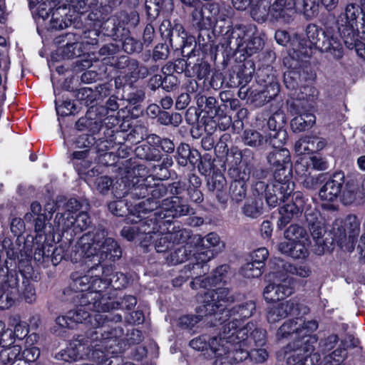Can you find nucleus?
Listing matches in <instances>:
<instances>
[{"instance_id": "nucleus-1", "label": "nucleus", "mask_w": 365, "mask_h": 365, "mask_svg": "<svg viewBox=\"0 0 365 365\" xmlns=\"http://www.w3.org/2000/svg\"><path fill=\"white\" fill-rule=\"evenodd\" d=\"M106 235L104 230L84 234L72 246L69 253L65 255L63 254L61 247L53 249V245L44 240L42 244L34 248V258L41 261L51 255L54 264L66 257L73 263L82 264L96 262L99 263L107 258L114 261L121 257V250L113 238L106 237Z\"/></svg>"}, {"instance_id": "nucleus-2", "label": "nucleus", "mask_w": 365, "mask_h": 365, "mask_svg": "<svg viewBox=\"0 0 365 365\" xmlns=\"http://www.w3.org/2000/svg\"><path fill=\"white\" fill-rule=\"evenodd\" d=\"M156 207V202L150 200H143L138 204L135 205L133 210L127 217L128 222L134 225L125 226L121 230V235L128 240H133L138 235H144L143 238L144 241H148L153 238L151 236L150 226L155 217L160 219H165L168 217H178L183 215H187L190 213L192 209L185 204L182 200L174 196L170 198H166L163 202L162 208L164 213L161 211H158L153 214H150L147 217L145 211L153 210Z\"/></svg>"}, {"instance_id": "nucleus-3", "label": "nucleus", "mask_w": 365, "mask_h": 365, "mask_svg": "<svg viewBox=\"0 0 365 365\" xmlns=\"http://www.w3.org/2000/svg\"><path fill=\"white\" fill-rule=\"evenodd\" d=\"M318 328L314 320L305 321L296 317L284 322L277 330L278 338L293 336V341L285 348V354H290L287 359V365H305L307 356L314 349L317 339L314 331Z\"/></svg>"}, {"instance_id": "nucleus-4", "label": "nucleus", "mask_w": 365, "mask_h": 365, "mask_svg": "<svg viewBox=\"0 0 365 365\" xmlns=\"http://www.w3.org/2000/svg\"><path fill=\"white\" fill-rule=\"evenodd\" d=\"M202 243L206 250H200L198 252L195 257L196 263L194 264L192 267L188 265V269L191 272L189 277L194 278L191 284L192 287L200 284V287L204 288H207V287H224L229 271V267L227 264H223L217 267L212 273L211 278L207 277L201 279V272H199L200 269L202 270V272H205L208 270L205 263L223 250L224 243L220 241L219 236L214 232H210L203 237Z\"/></svg>"}, {"instance_id": "nucleus-5", "label": "nucleus", "mask_w": 365, "mask_h": 365, "mask_svg": "<svg viewBox=\"0 0 365 365\" xmlns=\"http://www.w3.org/2000/svg\"><path fill=\"white\" fill-rule=\"evenodd\" d=\"M50 20L51 28L53 29H63L71 24L72 15L68 16L67 9L69 13L77 12L73 16V19H76L78 14L86 11V6L90 10L88 19L93 22L94 27H100L109 9L115 3L108 0H60Z\"/></svg>"}, {"instance_id": "nucleus-6", "label": "nucleus", "mask_w": 365, "mask_h": 365, "mask_svg": "<svg viewBox=\"0 0 365 365\" xmlns=\"http://www.w3.org/2000/svg\"><path fill=\"white\" fill-rule=\"evenodd\" d=\"M307 41L300 39L297 36L292 42V53H289L293 58L299 60L304 57H309L312 54L311 47L314 46L322 52L329 53L334 58L340 59L344 55L343 46L337 36L330 31H324L314 24H309L306 29Z\"/></svg>"}, {"instance_id": "nucleus-7", "label": "nucleus", "mask_w": 365, "mask_h": 365, "mask_svg": "<svg viewBox=\"0 0 365 365\" xmlns=\"http://www.w3.org/2000/svg\"><path fill=\"white\" fill-rule=\"evenodd\" d=\"M12 331L6 329L0 321V365H31L40 356V349L32 343L37 340L36 334L29 335L25 341L24 349L13 344Z\"/></svg>"}, {"instance_id": "nucleus-8", "label": "nucleus", "mask_w": 365, "mask_h": 365, "mask_svg": "<svg viewBox=\"0 0 365 365\" xmlns=\"http://www.w3.org/2000/svg\"><path fill=\"white\" fill-rule=\"evenodd\" d=\"M204 294L202 304L197 308V315H186L180 319L181 326L191 328L202 319L203 317H213L215 322L220 321V314H227L226 309L234 302V297L227 288L222 287H210ZM227 314H226L227 316ZM210 325H215L212 319Z\"/></svg>"}, {"instance_id": "nucleus-9", "label": "nucleus", "mask_w": 365, "mask_h": 365, "mask_svg": "<svg viewBox=\"0 0 365 365\" xmlns=\"http://www.w3.org/2000/svg\"><path fill=\"white\" fill-rule=\"evenodd\" d=\"M101 260L93 262V265L91 267L86 274L83 276H77L76 274H72L74 279V287L81 292L92 289L94 292L101 294L110 284L115 289H121L128 284L127 277L123 273H115L112 275L113 267L108 266L102 267L101 266Z\"/></svg>"}, {"instance_id": "nucleus-10", "label": "nucleus", "mask_w": 365, "mask_h": 365, "mask_svg": "<svg viewBox=\"0 0 365 365\" xmlns=\"http://www.w3.org/2000/svg\"><path fill=\"white\" fill-rule=\"evenodd\" d=\"M96 339L100 341V344L91 345L94 349L91 351L90 346L85 344L73 343L70 346L61 351L57 358L65 361H76L80 359H91L95 361L103 362L110 353L109 349L118 344L116 335L113 331L105 334L101 330L96 331Z\"/></svg>"}, {"instance_id": "nucleus-11", "label": "nucleus", "mask_w": 365, "mask_h": 365, "mask_svg": "<svg viewBox=\"0 0 365 365\" xmlns=\"http://www.w3.org/2000/svg\"><path fill=\"white\" fill-rule=\"evenodd\" d=\"M81 203L76 199H70L65 205L63 212H58L54 218L53 232L70 237L86 230L91 224L90 218L85 212H79Z\"/></svg>"}, {"instance_id": "nucleus-12", "label": "nucleus", "mask_w": 365, "mask_h": 365, "mask_svg": "<svg viewBox=\"0 0 365 365\" xmlns=\"http://www.w3.org/2000/svg\"><path fill=\"white\" fill-rule=\"evenodd\" d=\"M73 280L74 281L73 278ZM73 287H74V283ZM73 289L76 292H81L75 287ZM102 304L101 294L94 292L92 289L82 292L80 297V304L75 309L68 312V317L73 324L83 323L88 320V324L92 327L98 328L107 319L101 314V313H105L101 309Z\"/></svg>"}, {"instance_id": "nucleus-13", "label": "nucleus", "mask_w": 365, "mask_h": 365, "mask_svg": "<svg viewBox=\"0 0 365 365\" xmlns=\"http://www.w3.org/2000/svg\"><path fill=\"white\" fill-rule=\"evenodd\" d=\"M254 324L248 323L246 327L241 326L237 319L228 322L225 327V336L226 343L230 344L233 354V359L236 355V351L240 352L242 350L247 349V343L254 341L257 346L264 343L265 332L261 329H255L248 335L249 331L252 330Z\"/></svg>"}, {"instance_id": "nucleus-14", "label": "nucleus", "mask_w": 365, "mask_h": 365, "mask_svg": "<svg viewBox=\"0 0 365 365\" xmlns=\"http://www.w3.org/2000/svg\"><path fill=\"white\" fill-rule=\"evenodd\" d=\"M361 12L358 5L349 4L344 12L341 13L336 19L338 30L344 38V44L348 48H352L353 38L359 32L358 18Z\"/></svg>"}, {"instance_id": "nucleus-15", "label": "nucleus", "mask_w": 365, "mask_h": 365, "mask_svg": "<svg viewBox=\"0 0 365 365\" xmlns=\"http://www.w3.org/2000/svg\"><path fill=\"white\" fill-rule=\"evenodd\" d=\"M275 180H291L292 177L291 156L287 148L274 149L267 157Z\"/></svg>"}, {"instance_id": "nucleus-16", "label": "nucleus", "mask_w": 365, "mask_h": 365, "mask_svg": "<svg viewBox=\"0 0 365 365\" xmlns=\"http://www.w3.org/2000/svg\"><path fill=\"white\" fill-rule=\"evenodd\" d=\"M272 283L264 289V297L267 302L279 300L289 296L293 288L290 279L284 274L273 272L269 275Z\"/></svg>"}, {"instance_id": "nucleus-17", "label": "nucleus", "mask_w": 365, "mask_h": 365, "mask_svg": "<svg viewBox=\"0 0 365 365\" xmlns=\"http://www.w3.org/2000/svg\"><path fill=\"white\" fill-rule=\"evenodd\" d=\"M302 309L305 313L307 308L302 307L297 299H291L267 308V319L269 323H276L289 315H299Z\"/></svg>"}, {"instance_id": "nucleus-18", "label": "nucleus", "mask_w": 365, "mask_h": 365, "mask_svg": "<svg viewBox=\"0 0 365 365\" xmlns=\"http://www.w3.org/2000/svg\"><path fill=\"white\" fill-rule=\"evenodd\" d=\"M294 190L292 180H275L272 186H267L265 200L271 207H276L279 202L287 199Z\"/></svg>"}, {"instance_id": "nucleus-19", "label": "nucleus", "mask_w": 365, "mask_h": 365, "mask_svg": "<svg viewBox=\"0 0 365 365\" xmlns=\"http://www.w3.org/2000/svg\"><path fill=\"white\" fill-rule=\"evenodd\" d=\"M170 217L167 218L165 221V219H160L158 217H155V220H154L151 224V236H153L152 239H150L148 242L153 240L155 241V247L158 252H163L166 251L171 245V240H175V236H178L180 232L177 233H171L168 232L165 234H163L159 229L161 226L165 225V222H170Z\"/></svg>"}, {"instance_id": "nucleus-20", "label": "nucleus", "mask_w": 365, "mask_h": 365, "mask_svg": "<svg viewBox=\"0 0 365 365\" xmlns=\"http://www.w3.org/2000/svg\"><path fill=\"white\" fill-rule=\"evenodd\" d=\"M305 216L309 224L310 233L318 246L317 249L315 250V252L319 255H322L324 252V244L322 237L326 232L324 222L317 212L306 213Z\"/></svg>"}, {"instance_id": "nucleus-21", "label": "nucleus", "mask_w": 365, "mask_h": 365, "mask_svg": "<svg viewBox=\"0 0 365 365\" xmlns=\"http://www.w3.org/2000/svg\"><path fill=\"white\" fill-rule=\"evenodd\" d=\"M297 10L293 0H274L269 6L270 17L283 22H289Z\"/></svg>"}, {"instance_id": "nucleus-22", "label": "nucleus", "mask_w": 365, "mask_h": 365, "mask_svg": "<svg viewBox=\"0 0 365 365\" xmlns=\"http://www.w3.org/2000/svg\"><path fill=\"white\" fill-rule=\"evenodd\" d=\"M309 243L308 238L292 242H281L279 245V250L282 253L292 258L303 259L308 255Z\"/></svg>"}, {"instance_id": "nucleus-23", "label": "nucleus", "mask_w": 365, "mask_h": 365, "mask_svg": "<svg viewBox=\"0 0 365 365\" xmlns=\"http://www.w3.org/2000/svg\"><path fill=\"white\" fill-rule=\"evenodd\" d=\"M334 178V179L328 180L321 187L319 195L322 200L332 202L337 198L341 192L344 177L336 175Z\"/></svg>"}, {"instance_id": "nucleus-24", "label": "nucleus", "mask_w": 365, "mask_h": 365, "mask_svg": "<svg viewBox=\"0 0 365 365\" xmlns=\"http://www.w3.org/2000/svg\"><path fill=\"white\" fill-rule=\"evenodd\" d=\"M19 296V289L17 282L12 284L5 282L0 285V309H6L11 307L17 297Z\"/></svg>"}, {"instance_id": "nucleus-25", "label": "nucleus", "mask_w": 365, "mask_h": 365, "mask_svg": "<svg viewBox=\"0 0 365 365\" xmlns=\"http://www.w3.org/2000/svg\"><path fill=\"white\" fill-rule=\"evenodd\" d=\"M302 200H298L297 202H289L281 207L279 210L280 217L277 226L282 229L285 227L294 216L302 212Z\"/></svg>"}, {"instance_id": "nucleus-26", "label": "nucleus", "mask_w": 365, "mask_h": 365, "mask_svg": "<svg viewBox=\"0 0 365 365\" xmlns=\"http://www.w3.org/2000/svg\"><path fill=\"white\" fill-rule=\"evenodd\" d=\"M107 23H113L115 31H118L120 28L124 31L125 26L135 27L139 22V16L136 11H131L128 14L125 11L120 12L115 17L108 19Z\"/></svg>"}, {"instance_id": "nucleus-27", "label": "nucleus", "mask_w": 365, "mask_h": 365, "mask_svg": "<svg viewBox=\"0 0 365 365\" xmlns=\"http://www.w3.org/2000/svg\"><path fill=\"white\" fill-rule=\"evenodd\" d=\"M208 189L213 192L218 201L224 203L227 201V182L225 178L221 174L212 175L207 182Z\"/></svg>"}, {"instance_id": "nucleus-28", "label": "nucleus", "mask_w": 365, "mask_h": 365, "mask_svg": "<svg viewBox=\"0 0 365 365\" xmlns=\"http://www.w3.org/2000/svg\"><path fill=\"white\" fill-rule=\"evenodd\" d=\"M297 115L291 121L294 132H302L311 128L316 123L315 115L310 112L298 111Z\"/></svg>"}, {"instance_id": "nucleus-29", "label": "nucleus", "mask_w": 365, "mask_h": 365, "mask_svg": "<svg viewBox=\"0 0 365 365\" xmlns=\"http://www.w3.org/2000/svg\"><path fill=\"white\" fill-rule=\"evenodd\" d=\"M208 347L216 354L217 359L216 360L215 365L218 362H222L221 357L227 354H230L232 350L230 344L226 343V336H225V331L223 336L218 337H213L208 341Z\"/></svg>"}, {"instance_id": "nucleus-30", "label": "nucleus", "mask_w": 365, "mask_h": 365, "mask_svg": "<svg viewBox=\"0 0 365 365\" xmlns=\"http://www.w3.org/2000/svg\"><path fill=\"white\" fill-rule=\"evenodd\" d=\"M101 299L103 302L101 309L103 312H105V313L119 309H131L135 306L137 303L135 297L130 295L125 297L121 299L120 302H108L107 299L103 297L102 296Z\"/></svg>"}, {"instance_id": "nucleus-31", "label": "nucleus", "mask_w": 365, "mask_h": 365, "mask_svg": "<svg viewBox=\"0 0 365 365\" xmlns=\"http://www.w3.org/2000/svg\"><path fill=\"white\" fill-rule=\"evenodd\" d=\"M269 4L267 0H255L251 6V16L258 22H264L270 16Z\"/></svg>"}, {"instance_id": "nucleus-32", "label": "nucleus", "mask_w": 365, "mask_h": 365, "mask_svg": "<svg viewBox=\"0 0 365 365\" xmlns=\"http://www.w3.org/2000/svg\"><path fill=\"white\" fill-rule=\"evenodd\" d=\"M341 197L344 204L350 205L356 202L359 199L365 197V196H362L356 183L354 182H349L346 184Z\"/></svg>"}, {"instance_id": "nucleus-33", "label": "nucleus", "mask_w": 365, "mask_h": 365, "mask_svg": "<svg viewBox=\"0 0 365 365\" xmlns=\"http://www.w3.org/2000/svg\"><path fill=\"white\" fill-rule=\"evenodd\" d=\"M243 140L245 144L251 147H257L269 142L272 143L271 135H263L260 133L249 130L244 132Z\"/></svg>"}, {"instance_id": "nucleus-34", "label": "nucleus", "mask_w": 365, "mask_h": 365, "mask_svg": "<svg viewBox=\"0 0 365 365\" xmlns=\"http://www.w3.org/2000/svg\"><path fill=\"white\" fill-rule=\"evenodd\" d=\"M236 355L234 361L237 362L242 361L250 356L251 359L260 363L264 361L268 356L267 351L264 349H255L251 351L246 349L242 350L240 352L236 351Z\"/></svg>"}, {"instance_id": "nucleus-35", "label": "nucleus", "mask_w": 365, "mask_h": 365, "mask_svg": "<svg viewBox=\"0 0 365 365\" xmlns=\"http://www.w3.org/2000/svg\"><path fill=\"white\" fill-rule=\"evenodd\" d=\"M46 217L45 215H39L35 220V232L36 235L34 241V248L43 243L46 238L44 235L47 233V225L46 224Z\"/></svg>"}, {"instance_id": "nucleus-36", "label": "nucleus", "mask_w": 365, "mask_h": 365, "mask_svg": "<svg viewBox=\"0 0 365 365\" xmlns=\"http://www.w3.org/2000/svg\"><path fill=\"white\" fill-rule=\"evenodd\" d=\"M295 3L297 10L303 12L307 18H311L318 11L319 0H301Z\"/></svg>"}, {"instance_id": "nucleus-37", "label": "nucleus", "mask_w": 365, "mask_h": 365, "mask_svg": "<svg viewBox=\"0 0 365 365\" xmlns=\"http://www.w3.org/2000/svg\"><path fill=\"white\" fill-rule=\"evenodd\" d=\"M247 178V175L245 174V176L241 178L242 180H235L230 185V190L231 197L236 202L242 200L245 197L246 187L245 180Z\"/></svg>"}, {"instance_id": "nucleus-38", "label": "nucleus", "mask_w": 365, "mask_h": 365, "mask_svg": "<svg viewBox=\"0 0 365 365\" xmlns=\"http://www.w3.org/2000/svg\"><path fill=\"white\" fill-rule=\"evenodd\" d=\"M87 138L86 136H80L77 141V143H82L83 144V150H76L72 153V160H82L83 163V167L88 168L91 164V160L88 159L89 155V143L86 144V141Z\"/></svg>"}, {"instance_id": "nucleus-39", "label": "nucleus", "mask_w": 365, "mask_h": 365, "mask_svg": "<svg viewBox=\"0 0 365 365\" xmlns=\"http://www.w3.org/2000/svg\"><path fill=\"white\" fill-rule=\"evenodd\" d=\"M136 155L142 158L151 161H158L160 160L158 151L149 145H143L138 146L136 150Z\"/></svg>"}, {"instance_id": "nucleus-40", "label": "nucleus", "mask_w": 365, "mask_h": 365, "mask_svg": "<svg viewBox=\"0 0 365 365\" xmlns=\"http://www.w3.org/2000/svg\"><path fill=\"white\" fill-rule=\"evenodd\" d=\"M284 237L289 241L288 242L302 240L303 238H307L305 230L297 225H290L284 232Z\"/></svg>"}, {"instance_id": "nucleus-41", "label": "nucleus", "mask_w": 365, "mask_h": 365, "mask_svg": "<svg viewBox=\"0 0 365 365\" xmlns=\"http://www.w3.org/2000/svg\"><path fill=\"white\" fill-rule=\"evenodd\" d=\"M242 210L247 217L257 218L262 213V202L257 200L248 202L244 205Z\"/></svg>"}, {"instance_id": "nucleus-42", "label": "nucleus", "mask_w": 365, "mask_h": 365, "mask_svg": "<svg viewBox=\"0 0 365 365\" xmlns=\"http://www.w3.org/2000/svg\"><path fill=\"white\" fill-rule=\"evenodd\" d=\"M282 267L288 272L301 277H308L312 273L309 267L304 264L294 266L289 264H284Z\"/></svg>"}, {"instance_id": "nucleus-43", "label": "nucleus", "mask_w": 365, "mask_h": 365, "mask_svg": "<svg viewBox=\"0 0 365 365\" xmlns=\"http://www.w3.org/2000/svg\"><path fill=\"white\" fill-rule=\"evenodd\" d=\"M262 268L256 263L249 262L242 268V273L247 278L259 277L262 273Z\"/></svg>"}, {"instance_id": "nucleus-44", "label": "nucleus", "mask_w": 365, "mask_h": 365, "mask_svg": "<svg viewBox=\"0 0 365 365\" xmlns=\"http://www.w3.org/2000/svg\"><path fill=\"white\" fill-rule=\"evenodd\" d=\"M82 53V43L78 41L67 43L63 48V53L67 58L80 56Z\"/></svg>"}, {"instance_id": "nucleus-45", "label": "nucleus", "mask_w": 365, "mask_h": 365, "mask_svg": "<svg viewBox=\"0 0 365 365\" xmlns=\"http://www.w3.org/2000/svg\"><path fill=\"white\" fill-rule=\"evenodd\" d=\"M146 194V188L142 185H133L132 187L129 190L123 191L122 193L115 192V195L118 197H125L128 195H131L133 197L140 198L144 197Z\"/></svg>"}, {"instance_id": "nucleus-46", "label": "nucleus", "mask_w": 365, "mask_h": 365, "mask_svg": "<svg viewBox=\"0 0 365 365\" xmlns=\"http://www.w3.org/2000/svg\"><path fill=\"white\" fill-rule=\"evenodd\" d=\"M312 145L309 135H306L295 143L294 150L298 155H304L312 153L311 150Z\"/></svg>"}, {"instance_id": "nucleus-47", "label": "nucleus", "mask_w": 365, "mask_h": 365, "mask_svg": "<svg viewBox=\"0 0 365 365\" xmlns=\"http://www.w3.org/2000/svg\"><path fill=\"white\" fill-rule=\"evenodd\" d=\"M58 4L53 1L47 0L41 3L38 7V14L43 19H46L51 11H53Z\"/></svg>"}, {"instance_id": "nucleus-48", "label": "nucleus", "mask_w": 365, "mask_h": 365, "mask_svg": "<svg viewBox=\"0 0 365 365\" xmlns=\"http://www.w3.org/2000/svg\"><path fill=\"white\" fill-rule=\"evenodd\" d=\"M269 255L268 250L265 247H260L255 250L251 255V262L264 267V262Z\"/></svg>"}, {"instance_id": "nucleus-49", "label": "nucleus", "mask_w": 365, "mask_h": 365, "mask_svg": "<svg viewBox=\"0 0 365 365\" xmlns=\"http://www.w3.org/2000/svg\"><path fill=\"white\" fill-rule=\"evenodd\" d=\"M148 140L154 143H159L162 150L166 153H172L175 149L174 143L170 139L160 140L158 135H151L148 137Z\"/></svg>"}, {"instance_id": "nucleus-50", "label": "nucleus", "mask_w": 365, "mask_h": 365, "mask_svg": "<svg viewBox=\"0 0 365 365\" xmlns=\"http://www.w3.org/2000/svg\"><path fill=\"white\" fill-rule=\"evenodd\" d=\"M113 185V180L108 176H101L95 180V187L102 194H106Z\"/></svg>"}, {"instance_id": "nucleus-51", "label": "nucleus", "mask_w": 365, "mask_h": 365, "mask_svg": "<svg viewBox=\"0 0 365 365\" xmlns=\"http://www.w3.org/2000/svg\"><path fill=\"white\" fill-rule=\"evenodd\" d=\"M299 75L297 72L290 71L284 73V82L285 86L291 90H295L298 86Z\"/></svg>"}, {"instance_id": "nucleus-52", "label": "nucleus", "mask_w": 365, "mask_h": 365, "mask_svg": "<svg viewBox=\"0 0 365 365\" xmlns=\"http://www.w3.org/2000/svg\"><path fill=\"white\" fill-rule=\"evenodd\" d=\"M309 138L312 145L311 146L312 153L320 151L327 145V140L324 138L316 135H309Z\"/></svg>"}, {"instance_id": "nucleus-53", "label": "nucleus", "mask_w": 365, "mask_h": 365, "mask_svg": "<svg viewBox=\"0 0 365 365\" xmlns=\"http://www.w3.org/2000/svg\"><path fill=\"white\" fill-rule=\"evenodd\" d=\"M164 192H165V188L163 187H162V186L157 187L154 188L152 190L151 195H152L153 198H149V200H150L153 202H156V207L153 210H147V211H145V215L147 213H149V215L150 214H153V213L156 212L158 211H161V212H163V213L165 212H163V210L162 208V205H163V201L165 200H163L162 201V202L160 204V206L159 207H158V202H157L155 200L156 198L160 197V196H162ZM147 200H148V198Z\"/></svg>"}, {"instance_id": "nucleus-54", "label": "nucleus", "mask_w": 365, "mask_h": 365, "mask_svg": "<svg viewBox=\"0 0 365 365\" xmlns=\"http://www.w3.org/2000/svg\"><path fill=\"white\" fill-rule=\"evenodd\" d=\"M263 47L262 39L259 37H254L249 41L245 46L246 53L249 56L252 55L257 51L261 50Z\"/></svg>"}, {"instance_id": "nucleus-55", "label": "nucleus", "mask_w": 365, "mask_h": 365, "mask_svg": "<svg viewBox=\"0 0 365 365\" xmlns=\"http://www.w3.org/2000/svg\"><path fill=\"white\" fill-rule=\"evenodd\" d=\"M317 96V91L313 86H304L302 88L300 93L297 95V98L299 101H313Z\"/></svg>"}, {"instance_id": "nucleus-56", "label": "nucleus", "mask_w": 365, "mask_h": 365, "mask_svg": "<svg viewBox=\"0 0 365 365\" xmlns=\"http://www.w3.org/2000/svg\"><path fill=\"white\" fill-rule=\"evenodd\" d=\"M56 110L58 115H68L73 113L75 106L71 101H64L60 105L56 102Z\"/></svg>"}, {"instance_id": "nucleus-57", "label": "nucleus", "mask_w": 365, "mask_h": 365, "mask_svg": "<svg viewBox=\"0 0 365 365\" xmlns=\"http://www.w3.org/2000/svg\"><path fill=\"white\" fill-rule=\"evenodd\" d=\"M13 339L14 338L18 339H23L29 334V327L26 322H19L14 327V331H12Z\"/></svg>"}, {"instance_id": "nucleus-58", "label": "nucleus", "mask_w": 365, "mask_h": 365, "mask_svg": "<svg viewBox=\"0 0 365 365\" xmlns=\"http://www.w3.org/2000/svg\"><path fill=\"white\" fill-rule=\"evenodd\" d=\"M123 48L127 53L138 52L141 50V43L128 37L125 39Z\"/></svg>"}, {"instance_id": "nucleus-59", "label": "nucleus", "mask_w": 365, "mask_h": 365, "mask_svg": "<svg viewBox=\"0 0 365 365\" xmlns=\"http://www.w3.org/2000/svg\"><path fill=\"white\" fill-rule=\"evenodd\" d=\"M255 309V304L253 301H249L240 306L237 312L240 314V317L247 318L252 315Z\"/></svg>"}, {"instance_id": "nucleus-60", "label": "nucleus", "mask_w": 365, "mask_h": 365, "mask_svg": "<svg viewBox=\"0 0 365 365\" xmlns=\"http://www.w3.org/2000/svg\"><path fill=\"white\" fill-rule=\"evenodd\" d=\"M99 31L98 29H94L92 30L85 31L83 33L82 38L88 44H96L98 42V37Z\"/></svg>"}, {"instance_id": "nucleus-61", "label": "nucleus", "mask_w": 365, "mask_h": 365, "mask_svg": "<svg viewBox=\"0 0 365 365\" xmlns=\"http://www.w3.org/2000/svg\"><path fill=\"white\" fill-rule=\"evenodd\" d=\"M190 346L197 351H203L208 347V342L207 341V336H201L197 338L193 339L190 342Z\"/></svg>"}, {"instance_id": "nucleus-62", "label": "nucleus", "mask_w": 365, "mask_h": 365, "mask_svg": "<svg viewBox=\"0 0 365 365\" xmlns=\"http://www.w3.org/2000/svg\"><path fill=\"white\" fill-rule=\"evenodd\" d=\"M24 222L21 218L15 217L12 219L10 225L11 231L15 235H19L24 229Z\"/></svg>"}, {"instance_id": "nucleus-63", "label": "nucleus", "mask_w": 365, "mask_h": 365, "mask_svg": "<svg viewBox=\"0 0 365 365\" xmlns=\"http://www.w3.org/2000/svg\"><path fill=\"white\" fill-rule=\"evenodd\" d=\"M190 97L187 93H182L180 94L175 103V106L178 110L185 109L190 103Z\"/></svg>"}, {"instance_id": "nucleus-64", "label": "nucleus", "mask_w": 365, "mask_h": 365, "mask_svg": "<svg viewBox=\"0 0 365 365\" xmlns=\"http://www.w3.org/2000/svg\"><path fill=\"white\" fill-rule=\"evenodd\" d=\"M24 300L28 303H32L36 300V292L33 286L27 285L23 292Z\"/></svg>"}]
</instances>
